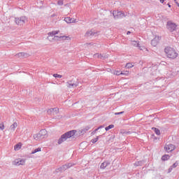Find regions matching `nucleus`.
<instances>
[{"label":"nucleus","mask_w":179,"mask_h":179,"mask_svg":"<svg viewBox=\"0 0 179 179\" xmlns=\"http://www.w3.org/2000/svg\"><path fill=\"white\" fill-rule=\"evenodd\" d=\"M76 134V130H71L69 131L66 132L65 134H62L61 137L58 140V145H61L64 143L65 141L69 139V138H72V136H75Z\"/></svg>","instance_id":"obj_1"},{"label":"nucleus","mask_w":179,"mask_h":179,"mask_svg":"<svg viewBox=\"0 0 179 179\" xmlns=\"http://www.w3.org/2000/svg\"><path fill=\"white\" fill-rule=\"evenodd\" d=\"M164 52L168 58H171V59H176L177 57H178V53L173 48L171 47H166L164 49Z\"/></svg>","instance_id":"obj_2"},{"label":"nucleus","mask_w":179,"mask_h":179,"mask_svg":"<svg viewBox=\"0 0 179 179\" xmlns=\"http://www.w3.org/2000/svg\"><path fill=\"white\" fill-rule=\"evenodd\" d=\"M33 136L35 141H40L41 139H44L45 136H47V130L41 129L39 133L34 134Z\"/></svg>","instance_id":"obj_3"},{"label":"nucleus","mask_w":179,"mask_h":179,"mask_svg":"<svg viewBox=\"0 0 179 179\" xmlns=\"http://www.w3.org/2000/svg\"><path fill=\"white\" fill-rule=\"evenodd\" d=\"M15 22L17 26H23V24H25V23H27L29 22V18L26 16H21L20 17H15Z\"/></svg>","instance_id":"obj_4"},{"label":"nucleus","mask_w":179,"mask_h":179,"mask_svg":"<svg viewBox=\"0 0 179 179\" xmlns=\"http://www.w3.org/2000/svg\"><path fill=\"white\" fill-rule=\"evenodd\" d=\"M66 86L69 89H73V88L78 87V86H79V82H78V80H69L66 83Z\"/></svg>","instance_id":"obj_5"},{"label":"nucleus","mask_w":179,"mask_h":179,"mask_svg":"<svg viewBox=\"0 0 179 179\" xmlns=\"http://www.w3.org/2000/svg\"><path fill=\"white\" fill-rule=\"evenodd\" d=\"M113 15L114 19H122V17H125V14L122 11L114 10Z\"/></svg>","instance_id":"obj_6"},{"label":"nucleus","mask_w":179,"mask_h":179,"mask_svg":"<svg viewBox=\"0 0 179 179\" xmlns=\"http://www.w3.org/2000/svg\"><path fill=\"white\" fill-rule=\"evenodd\" d=\"M166 29H168L169 31H174L176 29H177V24L171 21H168L166 24Z\"/></svg>","instance_id":"obj_7"},{"label":"nucleus","mask_w":179,"mask_h":179,"mask_svg":"<svg viewBox=\"0 0 179 179\" xmlns=\"http://www.w3.org/2000/svg\"><path fill=\"white\" fill-rule=\"evenodd\" d=\"M26 164V159H17L13 162L14 166H24Z\"/></svg>","instance_id":"obj_8"},{"label":"nucleus","mask_w":179,"mask_h":179,"mask_svg":"<svg viewBox=\"0 0 179 179\" xmlns=\"http://www.w3.org/2000/svg\"><path fill=\"white\" fill-rule=\"evenodd\" d=\"M72 166H73V164H72V163H69L67 164H64L62 166H61L60 168L57 169V171H60V172H64L65 171V170H68V169H71V167H72Z\"/></svg>","instance_id":"obj_9"},{"label":"nucleus","mask_w":179,"mask_h":179,"mask_svg":"<svg viewBox=\"0 0 179 179\" xmlns=\"http://www.w3.org/2000/svg\"><path fill=\"white\" fill-rule=\"evenodd\" d=\"M164 149H165L166 152L169 153V152H173V150H174L176 149V145H174L173 144H166L164 147Z\"/></svg>","instance_id":"obj_10"},{"label":"nucleus","mask_w":179,"mask_h":179,"mask_svg":"<svg viewBox=\"0 0 179 179\" xmlns=\"http://www.w3.org/2000/svg\"><path fill=\"white\" fill-rule=\"evenodd\" d=\"M59 112V109L58 108H50L48 110V113L51 114L52 115H55L58 114Z\"/></svg>","instance_id":"obj_11"},{"label":"nucleus","mask_w":179,"mask_h":179,"mask_svg":"<svg viewBox=\"0 0 179 179\" xmlns=\"http://www.w3.org/2000/svg\"><path fill=\"white\" fill-rule=\"evenodd\" d=\"M159 41H160V37L156 36L155 38H153L151 41V44L153 47H156V45H157V44H159Z\"/></svg>","instance_id":"obj_12"},{"label":"nucleus","mask_w":179,"mask_h":179,"mask_svg":"<svg viewBox=\"0 0 179 179\" xmlns=\"http://www.w3.org/2000/svg\"><path fill=\"white\" fill-rule=\"evenodd\" d=\"M132 45H134V47H138L139 50H146V48L145 47H142L141 48V45L139 44V41H133L131 42Z\"/></svg>","instance_id":"obj_13"},{"label":"nucleus","mask_w":179,"mask_h":179,"mask_svg":"<svg viewBox=\"0 0 179 179\" xmlns=\"http://www.w3.org/2000/svg\"><path fill=\"white\" fill-rule=\"evenodd\" d=\"M64 21L66 23L70 24V23H76V19L75 18H71V17H65Z\"/></svg>","instance_id":"obj_14"},{"label":"nucleus","mask_w":179,"mask_h":179,"mask_svg":"<svg viewBox=\"0 0 179 179\" xmlns=\"http://www.w3.org/2000/svg\"><path fill=\"white\" fill-rule=\"evenodd\" d=\"M94 58H99V59H104L105 58H107V55L96 53L94 55Z\"/></svg>","instance_id":"obj_15"},{"label":"nucleus","mask_w":179,"mask_h":179,"mask_svg":"<svg viewBox=\"0 0 179 179\" xmlns=\"http://www.w3.org/2000/svg\"><path fill=\"white\" fill-rule=\"evenodd\" d=\"M107 166H110V162L105 161L103 163H101V164L100 166V169H101L102 170H104V169H106V167H107Z\"/></svg>","instance_id":"obj_16"},{"label":"nucleus","mask_w":179,"mask_h":179,"mask_svg":"<svg viewBox=\"0 0 179 179\" xmlns=\"http://www.w3.org/2000/svg\"><path fill=\"white\" fill-rule=\"evenodd\" d=\"M17 128V122H14L13 124L10 127V132H15V129Z\"/></svg>","instance_id":"obj_17"},{"label":"nucleus","mask_w":179,"mask_h":179,"mask_svg":"<svg viewBox=\"0 0 179 179\" xmlns=\"http://www.w3.org/2000/svg\"><path fill=\"white\" fill-rule=\"evenodd\" d=\"M94 34H96V33L93 32V31H87L85 33V37H93V36H94Z\"/></svg>","instance_id":"obj_18"},{"label":"nucleus","mask_w":179,"mask_h":179,"mask_svg":"<svg viewBox=\"0 0 179 179\" xmlns=\"http://www.w3.org/2000/svg\"><path fill=\"white\" fill-rule=\"evenodd\" d=\"M17 57H18L19 58H26L27 57H29V55L27 53L25 52H20L18 54H17Z\"/></svg>","instance_id":"obj_19"},{"label":"nucleus","mask_w":179,"mask_h":179,"mask_svg":"<svg viewBox=\"0 0 179 179\" xmlns=\"http://www.w3.org/2000/svg\"><path fill=\"white\" fill-rule=\"evenodd\" d=\"M58 33H59V31H52L48 33V36L52 37V36H56V34H58Z\"/></svg>","instance_id":"obj_20"},{"label":"nucleus","mask_w":179,"mask_h":179,"mask_svg":"<svg viewBox=\"0 0 179 179\" xmlns=\"http://www.w3.org/2000/svg\"><path fill=\"white\" fill-rule=\"evenodd\" d=\"M144 163L145 161H138L134 163V166H136V167H138V166H143Z\"/></svg>","instance_id":"obj_21"},{"label":"nucleus","mask_w":179,"mask_h":179,"mask_svg":"<svg viewBox=\"0 0 179 179\" xmlns=\"http://www.w3.org/2000/svg\"><path fill=\"white\" fill-rule=\"evenodd\" d=\"M22 148V144L20 143L18 144H16L14 147L15 150H20Z\"/></svg>","instance_id":"obj_22"},{"label":"nucleus","mask_w":179,"mask_h":179,"mask_svg":"<svg viewBox=\"0 0 179 179\" xmlns=\"http://www.w3.org/2000/svg\"><path fill=\"white\" fill-rule=\"evenodd\" d=\"M169 159H170V156L168 155H165L162 157V160H163L164 162H166V160H169Z\"/></svg>","instance_id":"obj_23"},{"label":"nucleus","mask_w":179,"mask_h":179,"mask_svg":"<svg viewBox=\"0 0 179 179\" xmlns=\"http://www.w3.org/2000/svg\"><path fill=\"white\" fill-rule=\"evenodd\" d=\"M101 128H104V127H103V126H100V127H99L97 129H96L94 131H93L91 133V134H92V135H94V134L99 131V129H101Z\"/></svg>","instance_id":"obj_24"},{"label":"nucleus","mask_w":179,"mask_h":179,"mask_svg":"<svg viewBox=\"0 0 179 179\" xmlns=\"http://www.w3.org/2000/svg\"><path fill=\"white\" fill-rule=\"evenodd\" d=\"M152 129L154 131V132H155L156 135H160V130L159 129L152 127Z\"/></svg>","instance_id":"obj_25"},{"label":"nucleus","mask_w":179,"mask_h":179,"mask_svg":"<svg viewBox=\"0 0 179 179\" xmlns=\"http://www.w3.org/2000/svg\"><path fill=\"white\" fill-rule=\"evenodd\" d=\"M37 152H41V148H38L32 150V152H31V155H34V153H37Z\"/></svg>","instance_id":"obj_26"},{"label":"nucleus","mask_w":179,"mask_h":179,"mask_svg":"<svg viewBox=\"0 0 179 179\" xmlns=\"http://www.w3.org/2000/svg\"><path fill=\"white\" fill-rule=\"evenodd\" d=\"M114 128V124H110L109 126L105 128L106 131H110V129H113Z\"/></svg>","instance_id":"obj_27"},{"label":"nucleus","mask_w":179,"mask_h":179,"mask_svg":"<svg viewBox=\"0 0 179 179\" xmlns=\"http://www.w3.org/2000/svg\"><path fill=\"white\" fill-rule=\"evenodd\" d=\"M99 138H100V136H96V138L91 140L92 143H96V142H97V141H99Z\"/></svg>","instance_id":"obj_28"},{"label":"nucleus","mask_w":179,"mask_h":179,"mask_svg":"<svg viewBox=\"0 0 179 179\" xmlns=\"http://www.w3.org/2000/svg\"><path fill=\"white\" fill-rule=\"evenodd\" d=\"M126 68H128V69H129V68H134V64H132V63H127V64H126Z\"/></svg>","instance_id":"obj_29"},{"label":"nucleus","mask_w":179,"mask_h":179,"mask_svg":"<svg viewBox=\"0 0 179 179\" xmlns=\"http://www.w3.org/2000/svg\"><path fill=\"white\" fill-rule=\"evenodd\" d=\"M115 75H117V76H120V75H125V73H122V72H120L119 71H117L114 73Z\"/></svg>","instance_id":"obj_30"},{"label":"nucleus","mask_w":179,"mask_h":179,"mask_svg":"<svg viewBox=\"0 0 179 179\" xmlns=\"http://www.w3.org/2000/svg\"><path fill=\"white\" fill-rule=\"evenodd\" d=\"M54 78H62V76L59 75V74H53Z\"/></svg>","instance_id":"obj_31"},{"label":"nucleus","mask_w":179,"mask_h":179,"mask_svg":"<svg viewBox=\"0 0 179 179\" xmlns=\"http://www.w3.org/2000/svg\"><path fill=\"white\" fill-rule=\"evenodd\" d=\"M0 129H1V131H3V129H5V124H3V123L0 124Z\"/></svg>","instance_id":"obj_32"},{"label":"nucleus","mask_w":179,"mask_h":179,"mask_svg":"<svg viewBox=\"0 0 179 179\" xmlns=\"http://www.w3.org/2000/svg\"><path fill=\"white\" fill-rule=\"evenodd\" d=\"M57 4L59 6L64 5V1L63 0H59L57 2Z\"/></svg>","instance_id":"obj_33"},{"label":"nucleus","mask_w":179,"mask_h":179,"mask_svg":"<svg viewBox=\"0 0 179 179\" xmlns=\"http://www.w3.org/2000/svg\"><path fill=\"white\" fill-rule=\"evenodd\" d=\"M177 166H178V162H175L172 166L171 167L173 169H176V167H177Z\"/></svg>","instance_id":"obj_34"},{"label":"nucleus","mask_w":179,"mask_h":179,"mask_svg":"<svg viewBox=\"0 0 179 179\" xmlns=\"http://www.w3.org/2000/svg\"><path fill=\"white\" fill-rule=\"evenodd\" d=\"M121 114H124V111H122V112H119V113H115V115H120Z\"/></svg>","instance_id":"obj_35"},{"label":"nucleus","mask_w":179,"mask_h":179,"mask_svg":"<svg viewBox=\"0 0 179 179\" xmlns=\"http://www.w3.org/2000/svg\"><path fill=\"white\" fill-rule=\"evenodd\" d=\"M173 166H170V168L168 169V173H171L173 171Z\"/></svg>","instance_id":"obj_36"},{"label":"nucleus","mask_w":179,"mask_h":179,"mask_svg":"<svg viewBox=\"0 0 179 179\" xmlns=\"http://www.w3.org/2000/svg\"><path fill=\"white\" fill-rule=\"evenodd\" d=\"M84 129L85 131H89L90 129V127L87 126Z\"/></svg>","instance_id":"obj_37"},{"label":"nucleus","mask_w":179,"mask_h":179,"mask_svg":"<svg viewBox=\"0 0 179 179\" xmlns=\"http://www.w3.org/2000/svg\"><path fill=\"white\" fill-rule=\"evenodd\" d=\"M164 1L166 0H159V2H161V3H164Z\"/></svg>","instance_id":"obj_38"},{"label":"nucleus","mask_w":179,"mask_h":179,"mask_svg":"<svg viewBox=\"0 0 179 179\" xmlns=\"http://www.w3.org/2000/svg\"><path fill=\"white\" fill-rule=\"evenodd\" d=\"M127 36H129V34H131V31H128L127 32Z\"/></svg>","instance_id":"obj_39"},{"label":"nucleus","mask_w":179,"mask_h":179,"mask_svg":"<svg viewBox=\"0 0 179 179\" xmlns=\"http://www.w3.org/2000/svg\"><path fill=\"white\" fill-rule=\"evenodd\" d=\"M166 62H162V65H166Z\"/></svg>","instance_id":"obj_40"},{"label":"nucleus","mask_w":179,"mask_h":179,"mask_svg":"<svg viewBox=\"0 0 179 179\" xmlns=\"http://www.w3.org/2000/svg\"><path fill=\"white\" fill-rule=\"evenodd\" d=\"M167 5H168L169 8H171V5H170V3H168Z\"/></svg>","instance_id":"obj_41"},{"label":"nucleus","mask_w":179,"mask_h":179,"mask_svg":"<svg viewBox=\"0 0 179 179\" xmlns=\"http://www.w3.org/2000/svg\"><path fill=\"white\" fill-rule=\"evenodd\" d=\"M58 37H59L58 36H55V38H58Z\"/></svg>","instance_id":"obj_42"},{"label":"nucleus","mask_w":179,"mask_h":179,"mask_svg":"<svg viewBox=\"0 0 179 179\" xmlns=\"http://www.w3.org/2000/svg\"><path fill=\"white\" fill-rule=\"evenodd\" d=\"M62 38H64V37H65V36H62Z\"/></svg>","instance_id":"obj_43"},{"label":"nucleus","mask_w":179,"mask_h":179,"mask_svg":"<svg viewBox=\"0 0 179 179\" xmlns=\"http://www.w3.org/2000/svg\"><path fill=\"white\" fill-rule=\"evenodd\" d=\"M178 6H179V3H178Z\"/></svg>","instance_id":"obj_44"},{"label":"nucleus","mask_w":179,"mask_h":179,"mask_svg":"<svg viewBox=\"0 0 179 179\" xmlns=\"http://www.w3.org/2000/svg\"><path fill=\"white\" fill-rule=\"evenodd\" d=\"M174 1H176V0H174Z\"/></svg>","instance_id":"obj_45"}]
</instances>
